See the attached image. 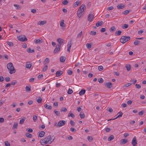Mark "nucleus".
<instances>
[{
    "label": "nucleus",
    "mask_w": 146,
    "mask_h": 146,
    "mask_svg": "<svg viewBox=\"0 0 146 146\" xmlns=\"http://www.w3.org/2000/svg\"><path fill=\"white\" fill-rule=\"evenodd\" d=\"M54 136H51L50 135H49L44 139H41L40 143L43 145L47 144H50L54 141Z\"/></svg>",
    "instance_id": "1"
},
{
    "label": "nucleus",
    "mask_w": 146,
    "mask_h": 146,
    "mask_svg": "<svg viewBox=\"0 0 146 146\" xmlns=\"http://www.w3.org/2000/svg\"><path fill=\"white\" fill-rule=\"evenodd\" d=\"M84 8H86V6L84 4H83L80 6L77 11V16L79 18H80L82 16V12L84 11Z\"/></svg>",
    "instance_id": "2"
},
{
    "label": "nucleus",
    "mask_w": 146,
    "mask_h": 146,
    "mask_svg": "<svg viewBox=\"0 0 146 146\" xmlns=\"http://www.w3.org/2000/svg\"><path fill=\"white\" fill-rule=\"evenodd\" d=\"M7 68L10 71L9 73L12 74L15 73L16 72V70L15 69L12 63H9L7 64Z\"/></svg>",
    "instance_id": "3"
},
{
    "label": "nucleus",
    "mask_w": 146,
    "mask_h": 146,
    "mask_svg": "<svg viewBox=\"0 0 146 146\" xmlns=\"http://www.w3.org/2000/svg\"><path fill=\"white\" fill-rule=\"evenodd\" d=\"M130 39V37L129 36H122L120 39V42L122 44H124Z\"/></svg>",
    "instance_id": "4"
},
{
    "label": "nucleus",
    "mask_w": 146,
    "mask_h": 146,
    "mask_svg": "<svg viewBox=\"0 0 146 146\" xmlns=\"http://www.w3.org/2000/svg\"><path fill=\"white\" fill-rule=\"evenodd\" d=\"M18 39L22 42H25L27 40V39L25 35H23L18 37Z\"/></svg>",
    "instance_id": "5"
},
{
    "label": "nucleus",
    "mask_w": 146,
    "mask_h": 146,
    "mask_svg": "<svg viewBox=\"0 0 146 146\" xmlns=\"http://www.w3.org/2000/svg\"><path fill=\"white\" fill-rule=\"evenodd\" d=\"M66 122L64 120H60L59 121L57 125V127H60L64 125L66 123Z\"/></svg>",
    "instance_id": "6"
},
{
    "label": "nucleus",
    "mask_w": 146,
    "mask_h": 146,
    "mask_svg": "<svg viewBox=\"0 0 146 146\" xmlns=\"http://www.w3.org/2000/svg\"><path fill=\"white\" fill-rule=\"evenodd\" d=\"M57 41L59 43V44L57 45V46L61 47V44L64 42V40L63 39L59 38L57 39Z\"/></svg>",
    "instance_id": "7"
},
{
    "label": "nucleus",
    "mask_w": 146,
    "mask_h": 146,
    "mask_svg": "<svg viewBox=\"0 0 146 146\" xmlns=\"http://www.w3.org/2000/svg\"><path fill=\"white\" fill-rule=\"evenodd\" d=\"M94 15L92 14H90L88 15V20L90 22L92 21L94 18Z\"/></svg>",
    "instance_id": "8"
},
{
    "label": "nucleus",
    "mask_w": 146,
    "mask_h": 146,
    "mask_svg": "<svg viewBox=\"0 0 146 146\" xmlns=\"http://www.w3.org/2000/svg\"><path fill=\"white\" fill-rule=\"evenodd\" d=\"M132 144L133 145H137V142L136 141V136H134L132 140Z\"/></svg>",
    "instance_id": "9"
},
{
    "label": "nucleus",
    "mask_w": 146,
    "mask_h": 146,
    "mask_svg": "<svg viewBox=\"0 0 146 146\" xmlns=\"http://www.w3.org/2000/svg\"><path fill=\"white\" fill-rule=\"evenodd\" d=\"M127 139H122L120 140V143L122 145L125 144L127 142Z\"/></svg>",
    "instance_id": "10"
},
{
    "label": "nucleus",
    "mask_w": 146,
    "mask_h": 146,
    "mask_svg": "<svg viewBox=\"0 0 146 146\" xmlns=\"http://www.w3.org/2000/svg\"><path fill=\"white\" fill-rule=\"evenodd\" d=\"M72 45V44L71 43V42L70 41L69 42H68V44H67V51H68L69 52H70V48Z\"/></svg>",
    "instance_id": "11"
},
{
    "label": "nucleus",
    "mask_w": 146,
    "mask_h": 146,
    "mask_svg": "<svg viewBox=\"0 0 146 146\" xmlns=\"http://www.w3.org/2000/svg\"><path fill=\"white\" fill-rule=\"evenodd\" d=\"M63 73L62 71L58 70L56 72V74L57 77H59L61 76Z\"/></svg>",
    "instance_id": "12"
},
{
    "label": "nucleus",
    "mask_w": 146,
    "mask_h": 146,
    "mask_svg": "<svg viewBox=\"0 0 146 146\" xmlns=\"http://www.w3.org/2000/svg\"><path fill=\"white\" fill-rule=\"evenodd\" d=\"M61 48V47H58L57 45L54 50V53H56L58 52H59Z\"/></svg>",
    "instance_id": "13"
},
{
    "label": "nucleus",
    "mask_w": 146,
    "mask_h": 146,
    "mask_svg": "<svg viewBox=\"0 0 146 146\" xmlns=\"http://www.w3.org/2000/svg\"><path fill=\"white\" fill-rule=\"evenodd\" d=\"M105 85L108 88H110L112 86V84L111 82H107L105 84Z\"/></svg>",
    "instance_id": "14"
},
{
    "label": "nucleus",
    "mask_w": 146,
    "mask_h": 146,
    "mask_svg": "<svg viewBox=\"0 0 146 146\" xmlns=\"http://www.w3.org/2000/svg\"><path fill=\"white\" fill-rule=\"evenodd\" d=\"M42 40L40 39H35L34 40V42L36 43V44H40L43 42V41H42Z\"/></svg>",
    "instance_id": "15"
},
{
    "label": "nucleus",
    "mask_w": 146,
    "mask_h": 146,
    "mask_svg": "<svg viewBox=\"0 0 146 146\" xmlns=\"http://www.w3.org/2000/svg\"><path fill=\"white\" fill-rule=\"evenodd\" d=\"M125 7L124 5L123 4H120L117 6V8L118 9H122Z\"/></svg>",
    "instance_id": "16"
},
{
    "label": "nucleus",
    "mask_w": 146,
    "mask_h": 146,
    "mask_svg": "<svg viewBox=\"0 0 146 146\" xmlns=\"http://www.w3.org/2000/svg\"><path fill=\"white\" fill-rule=\"evenodd\" d=\"M26 67L28 68L29 69H30L31 66V64H30V63L29 62H26Z\"/></svg>",
    "instance_id": "17"
},
{
    "label": "nucleus",
    "mask_w": 146,
    "mask_h": 146,
    "mask_svg": "<svg viewBox=\"0 0 146 146\" xmlns=\"http://www.w3.org/2000/svg\"><path fill=\"white\" fill-rule=\"evenodd\" d=\"M46 21H39V22L38 23V24L40 25H43L46 24Z\"/></svg>",
    "instance_id": "18"
},
{
    "label": "nucleus",
    "mask_w": 146,
    "mask_h": 146,
    "mask_svg": "<svg viewBox=\"0 0 146 146\" xmlns=\"http://www.w3.org/2000/svg\"><path fill=\"white\" fill-rule=\"evenodd\" d=\"M44 107L45 108L49 110H51L52 108V106L50 105H48L47 104L44 105Z\"/></svg>",
    "instance_id": "19"
},
{
    "label": "nucleus",
    "mask_w": 146,
    "mask_h": 146,
    "mask_svg": "<svg viewBox=\"0 0 146 146\" xmlns=\"http://www.w3.org/2000/svg\"><path fill=\"white\" fill-rule=\"evenodd\" d=\"M103 22L102 21H98L97 23H96V25L97 27H98L100 26H101L103 24Z\"/></svg>",
    "instance_id": "20"
},
{
    "label": "nucleus",
    "mask_w": 146,
    "mask_h": 146,
    "mask_svg": "<svg viewBox=\"0 0 146 146\" xmlns=\"http://www.w3.org/2000/svg\"><path fill=\"white\" fill-rule=\"evenodd\" d=\"M39 136L40 137H43L45 134L44 132L42 131H39Z\"/></svg>",
    "instance_id": "21"
},
{
    "label": "nucleus",
    "mask_w": 146,
    "mask_h": 146,
    "mask_svg": "<svg viewBox=\"0 0 146 146\" xmlns=\"http://www.w3.org/2000/svg\"><path fill=\"white\" fill-rule=\"evenodd\" d=\"M80 2V1H77L74 3L73 7H76L79 4Z\"/></svg>",
    "instance_id": "22"
},
{
    "label": "nucleus",
    "mask_w": 146,
    "mask_h": 146,
    "mask_svg": "<svg viewBox=\"0 0 146 146\" xmlns=\"http://www.w3.org/2000/svg\"><path fill=\"white\" fill-rule=\"evenodd\" d=\"M86 90L84 89L82 90L79 92V94L80 95L82 96L84 95L85 92Z\"/></svg>",
    "instance_id": "23"
},
{
    "label": "nucleus",
    "mask_w": 146,
    "mask_h": 146,
    "mask_svg": "<svg viewBox=\"0 0 146 146\" xmlns=\"http://www.w3.org/2000/svg\"><path fill=\"white\" fill-rule=\"evenodd\" d=\"M66 59V57L64 56H61L60 59V61L61 62H64Z\"/></svg>",
    "instance_id": "24"
},
{
    "label": "nucleus",
    "mask_w": 146,
    "mask_h": 146,
    "mask_svg": "<svg viewBox=\"0 0 146 146\" xmlns=\"http://www.w3.org/2000/svg\"><path fill=\"white\" fill-rule=\"evenodd\" d=\"M60 25L61 27H63L65 26V25L64 23V21L62 20L60 22Z\"/></svg>",
    "instance_id": "25"
},
{
    "label": "nucleus",
    "mask_w": 146,
    "mask_h": 146,
    "mask_svg": "<svg viewBox=\"0 0 146 146\" xmlns=\"http://www.w3.org/2000/svg\"><path fill=\"white\" fill-rule=\"evenodd\" d=\"M127 70L128 71H129L131 69V66L130 64H127L125 66Z\"/></svg>",
    "instance_id": "26"
},
{
    "label": "nucleus",
    "mask_w": 146,
    "mask_h": 146,
    "mask_svg": "<svg viewBox=\"0 0 146 146\" xmlns=\"http://www.w3.org/2000/svg\"><path fill=\"white\" fill-rule=\"evenodd\" d=\"M25 117H23V118H21V119L19 123L20 124H23L25 120Z\"/></svg>",
    "instance_id": "27"
},
{
    "label": "nucleus",
    "mask_w": 146,
    "mask_h": 146,
    "mask_svg": "<svg viewBox=\"0 0 146 146\" xmlns=\"http://www.w3.org/2000/svg\"><path fill=\"white\" fill-rule=\"evenodd\" d=\"M122 32L119 30L116 31L115 33V36H119L121 34Z\"/></svg>",
    "instance_id": "28"
},
{
    "label": "nucleus",
    "mask_w": 146,
    "mask_h": 146,
    "mask_svg": "<svg viewBox=\"0 0 146 146\" xmlns=\"http://www.w3.org/2000/svg\"><path fill=\"white\" fill-rule=\"evenodd\" d=\"M122 114H123V113L122 112L120 111V112H119L117 114V115H118V116H117V117H116L115 118L117 119V118H118V117H121L122 116Z\"/></svg>",
    "instance_id": "29"
},
{
    "label": "nucleus",
    "mask_w": 146,
    "mask_h": 146,
    "mask_svg": "<svg viewBox=\"0 0 146 146\" xmlns=\"http://www.w3.org/2000/svg\"><path fill=\"white\" fill-rule=\"evenodd\" d=\"M49 59L48 58H46L44 61V64H45L47 63H49Z\"/></svg>",
    "instance_id": "30"
},
{
    "label": "nucleus",
    "mask_w": 146,
    "mask_h": 146,
    "mask_svg": "<svg viewBox=\"0 0 146 146\" xmlns=\"http://www.w3.org/2000/svg\"><path fill=\"white\" fill-rule=\"evenodd\" d=\"M18 126V123H15L13 125V129H17V128Z\"/></svg>",
    "instance_id": "31"
},
{
    "label": "nucleus",
    "mask_w": 146,
    "mask_h": 146,
    "mask_svg": "<svg viewBox=\"0 0 146 146\" xmlns=\"http://www.w3.org/2000/svg\"><path fill=\"white\" fill-rule=\"evenodd\" d=\"M25 135L27 137H28L29 138H31L32 137V135L31 134L28 133H26Z\"/></svg>",
    "instance_id": "32"
},
{
    "label": "nucleus",
    "mask_w": 146,
    "mask_h": 146,
    "mask_svg": "<svg viewBox=\"0 0 146 146\" xmlns=\"http://www.w3.org/2000/svg\"><path fill=\"white\" fill-rule=\"evenodd\" d=\"M116 30V28L114 26L112 27L110 29V32H113L115 31Z\"/></svg>",
    "instance_id": "33"
},
{
    "label": "nucleus",
    "mask_w": 146,
    "mask_h": 146,
    "mask_svg": "<svg viewBox=\"0 0 146 146\" xmlns=\"http://www.w3.org/2000/svg\"><path fill=\"white\" fill-rule=\"evenodd\" d=\"M67 109L66 108L64 107H62L60 110V111L62 112L63 111L64 112H66L67 111Z\"/></svg>",
    "instance_id": "34"
},
{
    "label": "nucleus",
    "mask_w": 146,
    "mask_h": 146,
    "mask_svg": "<svg viewBox=\"0 0 146 146\" xmlns=\"http://www.w3.org/2000/svg\"><path fill=\"white\" fill-rule=\"evenodd\" d=\"M27 51L29 53H32L34 52V50L33 49L32 50L31 48H29L27 49Z\"/></svg>",
    "instance_id": "35"
},
{
    "label": "nucleus",
    "mask_w": 146,
    "mask_h": 146,
    "mask_svg": "<svg viewBox=\"0 0 146 146\" xmlns=\"http://www.w3.org/2000/svg\"><path fill=\"white\" fill-rule=\"evenodd\" d=\"M79 115L81 119H83L85 117V114L83 112H81Z\"/></svg>",
    "instance_id": "36"
},
{
    "label": "nucleus",
    "mask_w": 146,
    "mask_h": 146,
    "mask_svg": "<svg viewBox=\"0 0 146 146\" xmlns=\"http://www.w3.org/2000/svg\"><path fill=\"white\" fill-rule=\"evenodd\" d=\"M129 26L128 25L125 24L123 25L122 28L123 29H124L127 28Z\"/></svg>",
    "instance_id": "37"
},
{
    "label": "nucleus",
    "mask_w": 146,
    "mask_h": 146,
    "mask_svg": "<svg viewBox=\"0 0 146 146\" xmlns=\"http://www.w3.org/2000/svg\"><path fill=\"white\" fill-rule=\"evenodd\" d=\"M114 139V136L113 135H111L108 138V141H110Z\"/></svg>",
    "instance_id": "38"
},
{
    "label": "nucleus",
    "mask_w": 146,
    "mask_h": 146,
    "mask_svg": "<svg viewBox=\"0 0 146 146\" xmlns=\"http://www.w3.org/2000/svg\"><path fill=\"white\" fill-rule=\"evenodd\" d=\"M140 42V41L136 40L134 42V44L135 45H137L139 44Z\"/></svg>",
    "instance_id": "39"
},
{
    "label": "nucleus",
    "mask_w": 146,
    "mask_h": 146,
    "mask_svg": "<svg viewBox=\"0 0 146 146\" xmlns=\"http://www.w3.org/2000/svg\"><path fill=\"white\" fill-rule=\"evenodd\" d=\"M7 44H8L9 46H13V43L11 42H7Z\"/></svg>",
    "instance_id": "40"
},
{
    "label": "nucleus",
    "mask_w": 146,
    "mask_h": 146,
    "mask_svg": "<svg viewBox=\"0 0 146 146\" xmlns=\"http://www.w3.org/2000/svg\"><path fill=\"white\" fill-rule=\"evenodd\" d=\"M82 35V32L81 31L80 33L77 35V38H80Z\"/></svg>",
    "instance_id": "41"
},
{
    "label": "nucleus",
    "mask_w": 146,
    "mask_h": 146,
    "mask_svg": "<svg viewBox=\"0 0 146 146\" xmlns=\"http://www.w3.org/2000/svg\"><path fill=\"white\" fill-rule=\"evenodd\" d=\"M42 101V99L40 97H38V99L37 100V102L38 103H40Z\"/></svg>",
    "instance_id": "42"
},
{
    "label": "nucleus",
    "mask_w": 146,
    "mask_h": 146,
    "mask_svg": "<svg viewBox=\"0 0 146 146\" xmlns=\"http://www.w3.org/2000/svg\"><path fill=\"white\" fill-rule=\"evenodd\" d=\"M54 112L56 115L58 116H60V113L59 111L56 110H54Z\"/></svg>",
    "instance_id": "43"
},
{
    "label": "nucleus",
    "mask_w": 146,
    "mask_h": 146,
    "mask_svg": "<svg viewBox=\"0 0 146 146\" xmlns=\"http://www.w3.org/2000/svg\"><path fill=\"white\" fill-rule=\"evenodd\" d=\"M129 10H126L123 12L122 14L124 15H127V14L129 13Z\"/></svg>",
    "instance_id": "44"
},
{
    "label": "nucleus",
    "mask_w": 146,
    "mask_h": 146,
    "mask_svg": "<svg viewBox=\"0 0 146 146\" xmlns=\"http://www.w3.org/2000/svg\"><path fill=\"white\" fill-rule=\"evenodd\" d=\"M47 68H48L47 66L45 65V66H44V67L43 68L42 71L43 72H44L47 69Z\"/></svg>",
    "instance_id": "45"
},
{
    "label": "nucleus",
    "mask_w": 146,
    "mask_h": 146,
    "mask_svg": "<svg viewBox=\"0 0 146 146\" xmlns=\"http://www.w3.org/2000/svg\"><path fill=\"white\" fill-rule=\"evenodd\" d=\"M87 139L89 141H92L93 139V138L92 137L89 136L88 137Z\"/></svg>",
    "instance_id": "46"
},
{
    "label": "nucleus",
    "mask_w": 146,
    "mask_h": 146,
    "mask_svg": "<svg viewBox=\"0 0 146 146\" xmlns=\"http://www.w3.org/2000/svg\"><path fill=\"white\" fill-rule=\"evenodd\" d=\"M96 34V31H91L90 33V35H95Z\"/></svg>",
    "instance_id": "47"
},
{
    "label": "nucleus",
    "mask_w": 146,
    "mask_h": 146,
    "mask_svg": "<svg viewBox=\"0 0 146 146\" xmlns=\"http://www.w3.org/2000/svg\"><path fill=\"white\" fill-rule=\"evenodd\" d=\"M68 3V1L66 0H64L62 2V4L64 5H67Z\"/></svg>",
    "instance_id": "48"
},
{
    "label": "nucleus",
    "mask_w": 146,
    "mask_h": 146,
    "mask_svg": "<svg viewBox=\"0 0 146 146\" xmlns=\"http://www.w3.org/2000/svg\"><path fill=\"white\" fill-rule=\"evenodd\" d=\"M68 117H71L73 118L74 117V115L72 113H69L68 114Z\"/></svg>",
    "instance_id": "49"
},
{
    "label": "nucleus",
    "mask_w": 146,
    "mask_h": 146,
    "mask_svg": "<svg viewBox=\"0 0 146 146\" xmlns=\"http://www.w3.org/2000/svg\"><path fill=\"white\" fill-rule=\"evenodd\" d=\"M98 82L100 83H102L104 82V80L102 78H100L98 79Z\"/></svg>",
    "instance_id": "50"
},
{
    "label": "nucleus",
    "mask_w": 146,
    "mask_h": 146,
    "mask_svg": "<svg viewBox=\"0 0 146 146\" xmlns=\"http://www.w3.org/2000/svg\"><path fill=\"white\" fill-rule=\"evenodd\" d=\"M10 78L9 77H7L5 78V80L7 82H9L10 81Z\"/></svg>",
    "instance_id": "51"
},
{
    "label": "nucleus",
    "mask_w": 146,
    "mask_h": 146,
    "mask_svg": "<svg viewBox=\"0 0 146 146\" xmlns=\"http://www.w3.org/2000/svg\"><path fill=\"white\" fill-rule=\"evenodd\" d=\"M66 138L68 139L69 140H71L73 138L71 136H66Z\"/></svg>",
    "instance_id": "52"
},
{
    "label": "nucleus",
    "mask_w": 146,
    "mask_h": 146,
    "mask_svg": "<svg viewBox=\"0 0 146 146\" xmlns=\"http://www.w3.org/2000/svg\"><path fill=\"white\" fill-rule=\"evenodd\" d=\"M86 46L87 48L88 49L90 48L91 47V45L89 43H87L86 44Z\"/></svg>",
    "instance_id": "53"
},
{
    "label": "nucleus",
    "mask_w": 146,
    "mask_h": 146,
    "mask_svg": "<svg viewBox=\"0 0 146 146\" xmlns=\"http://www.w3.org/2000/svg\"><path fill=\"white\" fill-rule=\"evenodd\" d=\"M103 69V66H98V69L100 71L102 70Z\"/></svg>",
    "instance_id": "54"
},
{
    "label": "nucleus",
    "mask_w": 146,
    "mask_h": 146,
    "mask_svg": "<svg viewBox=\"0 0 146 146\" xmlns=\"http://www.w3.org/2000/svg\"><path fill=\"white\" fill-rule=\"evenodd\" d=\"M17 83V81L16 80H15L11 82V84H12L13 86H14L15 84Z\"/></svg>",
    "instance_id": "55"
},
{
    "label": "nucleus",
    "mask_w": 146,
    "mask_h": 146,
    "mask_svg": "<svg viewBox=\"0 0 146 146\" xmlns=\"http://www.w3.org/2000/svg\"><path fill=\"white\" fill-rule=\"evenodd\" d=\"M45 127V126L44 125H42L41 126L39 127V129L40 130H42L43 129H44Z\"/></svg>",
    "instance_id": "56"
},
{
    "label": "nucleus",
    "mask_w": 146,
    "mask_h": 146,
    "mask_svg": "<svg viewBox=\"0 0 146 146\" xmlns=\"http://www.w3.org/2000/svg\"><path fill=\"white\" fill-rule=\"evenodd\" d=\"M144 113V111L143 110H142L140 111L139 113V114L140 116H142L143 115V114Z\"/></svg>",
    "instance_id": "57"
},
{
    "label": "nucleus",
    "mask_w": 146,
    "mask_h": 146,
    "mask_svg": "<svg viewBox=\"0 0 146 146\" xmlns=\"http://www.w3.org/2000/svg\"><path fill=\"white\" fill-rule=\"evenodd\" d=\"M73 92L72 90L70 88H69L68 92V93L69 94H72Z\"/></svg>",
    "instance_id": "58"
},
{
    "label": "nucleus",
    "mask_w": 146,
    "mask_h": 146,
    "mask_svg": "<svg viewBox=\"0 0 146 146\" xmlns=\"http://www.w3.org/2000/svg\"><path fill=\"white\" fill-rule=\"evenodd\" d=\"M37 119V116L36 115H34L33 117V119L34 122H35Z\"/></svg>",
    "instance_id": "59"
},
{
    "label": "nucleus",
    "mask_w": 146,
    "mask_h": 146,
    "mask_svg": "<svg viewBox=\"0 0 146 146\" xmlns=\"http://www.w3.org/2000/svg\"><path fill=\"white\" fill-rule=\"evenodd\" d=\"M70 123L72 126H74L75 124L74 122L72 120H70Z\"/></svg>",
    "instance_id": "60"
},
{
    "label": "nucleus",
    "mask_w": 146,
    "mask_h": 146,
    "mask_svg": "<svg viewBox=\"0 0 146 146\" xmlns=\"http://www.w3.org/2000/svg\"><path fill=\"white\" fill-rule=\"evenodd\" d=\"M27 92H28L31 91V88H30L26 86L25 88Z\"/></svg>",
    "instance_id": "61"
},
{
    "label": "nucleus",
    "mask_w": 146,
    "mask_h": 146,
    "mask_svg": "<svg viewBox=\"0 0 146 146\" xmlns=\"http://www.w3.org/2000/svg\"><path fill=\"white\" fill-rule=\"evenodd\" d=\"M113 9L114 8L112 6H110L108 8L107 10L108 11H110L113 10Z\"/></svg>",
    "instance_id": "62"
},
{
    "label": "nucleus",
    "mask_w": 146,
    "mask_h": 146,
    "mask_svg": "<svg viewBox=\"0 0 146 146\" xmlns=\"http://www.w3.org/2000/svg\"><path fill=\"white\" fill-rule=\"evenodd\" d=\"M121 106L123 108H125L127 106V105L126 103H123L122 104Z\"/></svg>",
    "instance_id": "63"
},
{
    "label": "nucleus",
    "mask_w": 146,
    "mask_h": 146,
    "mask_svg": "<svg viewBox=\"0 0 146 146\" xmlns=\"http://www.w3.org/2000/svg\"><path fill=\"white\" fill-rule=\"evenodd\" d=\"M72 70H68L67 71V73L68 75H71L72 74Z\"/></svg>",
    "instance_id": "64"
}]
</instances>
